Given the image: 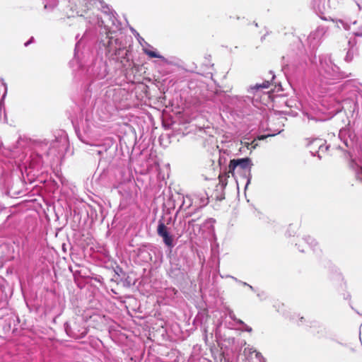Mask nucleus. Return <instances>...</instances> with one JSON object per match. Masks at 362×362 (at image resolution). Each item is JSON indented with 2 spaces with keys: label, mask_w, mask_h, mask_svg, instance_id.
<instances>
[{
  "label": "nucleus",
  "mask_w": 362,
  "mask_h": 362,
  "mask_svg": "<svg viewBox=\"0 0 362 362\" xmlns=\"http://www.w3.org/2000/svg\"><path fill=\"white\" fill-rule=\"evenodd\" d=\"M59 2V0H45V8L52 10ZM102 6V11L108 17L112 25L118 27V21L115 16L116 13L107 5L103 6V2L100 0H69L71 9L76 11L78 16H83V13L90 8V7L97 3Z\"/></svg>",
  "instance_id": "nucleus-1"
},
{
  "label": "nucleus",
  "mask_w": 362,
  "mask_h": 362,
  "mask_svg": "<svg viewBox=\"0 0 362 362\" xmlns=\"http://www.w3.org/2000/svg\"><path fill=\"white\" fill-rule=\"evenodd\" d=\"M319 73L328 80L339 79L347 76L345 73L339 71V68L333 63L331 57L328 55L320 58Z\"/></svg>",
  "instance_id": "nucleus-2"
},
{
  "label": "nucleus",
  "mask_w": 362,
  "mask_h": 362,
  "mask_svg": "<svg viewBox=\"0 0 362 362\" xmlns=\"http://www.w3.org/2000/svg\"><path fill=\"white\" fill-rule=\"evenodd\" d=\"M209 202L207 194L203 192L194 194L192 196H186L183 197L182 204L180 207V210H187L192 204H194L197 207H204Z\"/></svg>",
  "instance_id": "nucleus-3"
},
{
  "label": "nucleus",
  "mask_w": 362,
  "mask_h": 362,
  "mask_svg": "<svg viewBox=\"0 0 362 362\" xmlns=\"http://www.w3.org/2000/svg\"><path fill=\"white\" fill-rule=\"evenodd\" d=\"M252 162L250 158H243L238 159L230 160V164L228 165V173L233 175L235 170L236 169L241 170H248V177L246 182L245 187L250 183L251 181V168L252 166Z\"/></svg>",
  "instance_id": "nucleus-4"
},
{
  "label": "nucleus",
  "mask_w": 362,
  "mask_h": 362,
  "mask_svg": "<svg viewBox=\"0 0 362 362\" xmlns=\"http://www.w3.org/2000/svg\"><path fill=\"white\" fill-rule=\"evenodd\" d=\"M64 329L67 335L75 339H82L88 332L87 329L84 326V323L76 320L74 321L72 323L65 322Z\"/></svg>",
  "instance_id": "nucleus-5"
},
{
  "label": "nucleus",
  "mask_w": 362,
  "mask_h": 362,
  "mask_svg": "<svg viewBox=\"0 0 362 362\" xmlns=\"http://www.w3.org/2000/svg\"><path fill=\"white\" fill-rule=\"evenodd\" d=\"M327 29L326 27L320 25L315 30L312 31L307 37L308 46L314 49L321 43Z\"/></svg>",
  "instance_id": "nucleus-6"
},
{
  "label": "nucleus",
  "mask_w": 362,
  "mask_h": 362,
  "mask_svg": "<svg viewBox=\"0 0 362 362\" xmlns=\"http://www.w3.org/2000/svg\"><path fill=\"white\" fill-rule=\"evenodd\" d=\"M325 143V141L321 139H312L308 144L311 154L321 159L322 153L327 151L329 148V146H326Z\"/></svg>",
  "instance_id": "nucleus-7"
},
{
  "label": "nucleus",
  "mask_w": 362,
  "mask_h": 362,
  "mask_svg": "<svg viewBox=\"0 0 362 362\" xmlns=\"http://www.w3.org/2000/svg\"><path fill=\"white\" fill-rule=\"evenodd\" d=\"M354 82L353 81H346L343 84L337 86V89L344 94H347V97L344 95L341 96L343 103H347L349 100L354 101V98L356 96L355 86H354Z\"/></svg>",
  "instance_id": "nucleus-8"
},
{
  "label": "nucleus",
  "mask_w": 362,
  "mask_h": 362,
  "mask_svg": "<svg viewBox=\"0 0 362 362\" xmlns=\"http://www.w3.org/2000/svg\"><path fill=\"white\" fill-rule=\"evenodd\" d=\"M158 235L163 238V240L166 246L169 248L173 247V237L168 231V228L165 223L159 221L157 228Z\"/></svg>",
  "instance_id": "nucleus-9"
},
{
  "label": "nucleus",
  "mask_w": 362,
  "mask_h": 362,
  "mask_svg": "<svg viewBox=\"0 0 362 362\" xmlns=\"http://www.w3.org/2000/svg\"><path fill=\"white\" fill-rule=\"evenodd\" d=\"M135 36L137 37L138 41L140 43V45L143 47L144 52L148 55L149 57L151 58H158L162 59L163 62H166L167 59L160 55V54L157 53L155 51L151 50L148 49V47H152L148 42H146L144 38L139 36V33H136V35Z\"/></svg>",
  "instance_id": "nucleus-10"
},
{
  "label": "nucleus",
  "mask_w": 362,
  "mask_h": 362,
  "mask_svg": "<svg viewBox=\"0 0 362 362\" xmlns=\"http://www.w3.org/2000/svg\"><path fill=\"white\" fill-rule=\"evenodd\" d=\"M339 138L346 147H351L353 144L352 134L349 129L342 128L339 130Z\"/></svg>",
  "instance_id": "nucleus-11"
},
{
  "label": "nucleus",
  "mask_w": 362,
  "mask_h": 362,
  "mask_svg": "<svg viewBox=\"0 0 362 362\" xmlns=\"http://www.w3.org/2000/svg\"><path fill=\"white\" fill-rule=\"evenodd\" d=\"M356 41L355 38L350 39L348 41V50L345 56L344 60L346 62H350L353 60L354 56L357 53V48L356 47Z\"/></svg>",
  "instance_id": "nucleus-12"
},
{
  "label": "nucleus",
  "mask_w": 362,
  "mask_h": 362,
  "mask_svg": "<svg viewBox=\"0 0 362 362\" xmlns=\"http://www.w3.org/2000/svg\"><path fill=\"white\" fill-rule=\"evenodd\" d=\"M312 6L317 15L323 14L326 10V0H313Z\"/></svg>",
  "instance_id": "nucleus-13"
},
{
  "label": "nucleus",
  "mask_w": 362,
  "mask_h": 362,
  "mask_svg": "<svg viewBox=\"0 0 362 362\" xmlns=\"http://www.w3.org/2000/svg\"><path fill=\"white\" fill-rule=\"evenodd\" d=\"M337 28H343L345 30H349L350 29L351 24L355 25L356 23V20L351 21L349 19H336L335 21Z\"/></svg>",
  "instance_id": "nucleus-14"
},
{
  "label": "nucleus",
  "mask_w": 362,
  "mask_h": 362,
  "mask_svg": "<svg viewBox=\"0 0 362 362\" xmlns=\"http://www.w3.org/2000/svg\"><path fill=\"white\" fill-rule=\"evenodd\" d=\"M291 64L299 73L304 72L307 68V62L305 59H295L291 62Z\"/></svg>",
  "instance_id": "nucleus-15"
},
{
  "label": "nucleus",
  "mask_w": 362,
  "mask_h": 362,
  "mask_svg": "<svg viewBox=\"0 0 362 362\" xmlns=\"http://www.w3.org/2000/svg\"><path fill=\"white\" fill-rule=\"evenodd\" d=\"M271 81L269 80L264 81L262 83H257L254 86H250L248 89L249 92L259 90L260 88H267L269 87Z\"/></svg>",
  "instance_id": "nucleus-16"
},
{
  "label": "nucleus",
  "mask_w": 362,
  "mask_h": 362,
  "mask_svg": "<svg viewBox=\"0 0 362 362\" xmlns=\"http://www.w3.org/2000/svg\"><path fill=\"white\" fill-rule=\"evenodd\" d=\"M303 242L307 243L313 250H316L317 243L310 236H307L303 239Z\"/></svg>",
  "instance_id": "nucleus-17"
},
{
  "label": "nucleus",
  "mask_w": 362,
  "mask_h": 362,
  "mask_svg": "<svg viewBox=\"0 0 362 362\" xmlns=\"http://www.w3.org/2000/svg\"><path fill=\"white\" fill-rule=\"evenodd\" d=\"M228 317L235 322V324H244V322L235 317L233 311L230 309H227Z\"/></svg>",
  "instance_id": "nucleus-18"
},
{
  "label": "nucleus",
  "mask_w": 362,
  "mask_h": 362,
  "mask_svg": "<svg viewBox=\"0 0 362 362\" xmlns=\"http://www.w3.org/2000/svg\"><path fill=\"white\" fill-rule=\"evenodd\" d=\"M139 255L142 256L146 262L151 260L152 259L151 254L145 249L139 250Z\"/></svg>",
  "instance_id": "nucleus-19"
},
{
  "label": "nucleus",
  "mask_w": 362,
  "mask_h": 362,
  "mask_svg": "<svg viewBox=\"0 0 362 362\" xmlns=\"http://www.w3.org/2000/svg\"><path fill=\"white\" fill-rule=\"evenodd\" d=\"M240 325L243 326V327L240 329L241 331L252 332V327L247 325L245 322H244V324H240Z\"/></svg>",
  "instance_id": "nucleus-20"
},
{
  "label": "nucleus",
  "mask_w": 362,
  "mask_h": 362,
  "mask_svg": "<svg viewBox=\"0 0 362 362\" xmlns=\"http://www.w3.org/2000/svg\"><path fill=\"white\" fill-rule=\"evenodd\" d=\"M356 177L362 182V168H360L356 173Z\"/></svg>",
  "instance_id": "nucleus-21"
},
{
  "label": "nucleus",
  "mask_w": 362,
  "mask_h": 362,
  "mask_svg": "<svg viewBox=\"0 0 362 362\" xmlns=\"http://www.w3.org/2000/svg\"><path fill=\"white\" fill-rule=\"evenodd\" d=\"M241 284L244 286H248L252 291H254V288L251 285H250L245 282H241Z\"/></svg>",
  "instance_id": "nucleus-22"
},
{
  "label": "nucleus",
  "mask_w": 362,
  "mask_h": 362,
  "mask_svg": "<svg viewBox=\"0 0 362 362\" xmlns=\"http://www.w3.org/2000/svg\"><path fill=\"white\" fill-rule=\"evenodd\" d=\"M33 40V37H31L30 40L27 41L25 43V46L27 47L28 46V45H30Z\"/></svg>",
  "instance_id": "nucleus-23"
},
{
  "label": "nucleus",
  "mask_w": 362,
  "mask_h": 362,
  "mask_svg": "<svg viewBox=\"0 0 362 362\" xmlns=\"http://www.w3.org/2000/svg\"><path fill=\"white\" fill-rule=\"evenodd\" d=\"M298 250L300 251V252H305V249L304 248H300V245H299L298 246Z\"/></svg>",
  "instance_id": "nucleus-24"
},
{
  "label": "nucleus",
  "mask_w": 362,
  "mask_h": 362,
  "mask_svg": "<svg viewBox=\"0 0 362 362\" xmlns=\"http://www.w3.org/2000/svg\"><path fill=\"white\" fill-rule=\"evenodd\" d=\"M270 74L272 75V81L274 79L275 76H274V74H273V73L272 71H270Z\"/></svg>",
  "instance_id": "nucleus-25"
},
{
  "label": "nucleus",
  "mask_w": 362,
  "mask_h": 362,
  "mask_svg": "<svg viewBox=\"0 0 362 362\" xmlns=\"http://www.w3.org/2000/svg\"><path fill=\"white\" fill-rule=\"evenodd\" d=\"M358 10H361V6L358 3H356Z\"/></svg>",
  "instance_id": "nucleus-26"
},
{
  "label": "nucleus",
  "mask_w": 362,
  "mask_h": 362,
  "mask_svg": "<svg viewBox=\"0 0 362 362\" xmlns=\"http://www.w3.org/2000/svg\"><path fill=\"white\" fill-rule=\"evenodd\" d=\"M264 295V293L263 292H262V293H258V294H257V296H258L259 297H262V296H263Z\"/></svg>",
  "instance_id": "nucleus-27"
},
{
  "label": "nucleus",
  "mask_w": 362,
  "mask_h": 362,
  "mask_svg": "<svg viewBox=\"0 0 362 362\" xmlns=\"http://www.w3.org/2000/svg\"><path fill=\"white\" fill-rule=\"evenodd\" d=\"M303 317H301L300 318V322H302V321H303Z\"/></svg>",
  "instance_id": "nucleus-28"
},
{
  "label": "nucleus",
  "mask_w": 362,
  "mask_h": 362,
  "mask_svg": "<svg viewBox=\"0 0 362 362\" xmlns=\"http://www.w3.org/2000/svg\"><path fill=\"white\" fill-rule=\"evenodd\" d=\"M221 160H222V158H221H221H219V163H221Z\"/></svg>",
  "instance_id": "nucleus-29"
},
{
  "label": "nucleus",
  "mask_w": 362,
  "mask_h": 362,
  "mask_svg": "<svg viewBox=\"0 0 362 362\" xmlns=\"http://www.w3.org/2000/svg\"><path fill=\"white\" fill-rule=\"evenodd\" d=\"M232 327V325H230V324H229V325H228V327Z\"/></svg>",
  "instance_id": "nucleus-30"
},
{
  "label": "nucleus",
  "mask_w": 362,
  "mask_h": 362,
  "mask_svg": "<svg viewBox=\"0 0 362 362\" xmlns=\"http://www.w3.org/2000/svg\"><path fill=\"white\" fill-rule=\"evenodd\" d=\"M132 32H133V33H136L135 30H133V29H132Z\"/></svg>",
  "instance_id": "nucleus-31"
},
{
  "label": "nucleus",
  "mask_w": 362,
  "mask_h": 362,
  "mask_svg": "<svg viewBox=\"0 0 362 362\" xmlns=\"http://www.w3.org/2000/svg\"><path fill=\"white\" fill-rule=\"evenodd\" d=\"M100 153H101L100 151H98V154H100Z\"/></svg>",
  "instance_id": "nucleus-32"
},
{
  "label": "nucleus",
  "mask_w": 362,
  "mask_h": 362,
  "mask_svg": "<svg viewBox=\"0 0 362 362\" xmlns=\"http://www.w3.org/2000/svg\"><path fill=\"white\" fill-rule=\"evenodd\" d=\"M77 47H78V45L76 44V45L75 50L76 49Z\"/></svg>",
  "instance_id": "nucleus-33"
}]
</instances>
